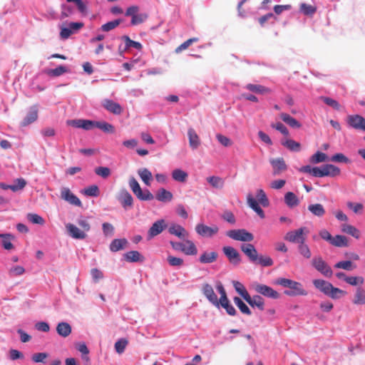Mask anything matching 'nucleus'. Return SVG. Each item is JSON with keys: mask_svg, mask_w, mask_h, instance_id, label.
Wrapping results in <instances>:
<instances>
[{"mask_svg": "<svg viewBox=\"0 0 365 365\" xmlns=\"http://www.w3.org/2000/svg\"><path fill=\"white\" fill-rule=\"evenodd\" d=\"M56 331L60 336L66 337L71 333V327L67 322H60L56 327Z\"/></svg>", "mask_w": 365, "mask_h": 365, "instance_id": "obj_33", "label": "nucleus"}, {"mask_svg": "<svg viewBox=\"0 0 365 365\" xmlns=\"http://www.w3.org/2000/svg\"><path fill=\"white\" fill-rule=\"evenodd\" d=\"M312 265L321 274L327 277H331L333 274L331 268L322 258V257H314L312 260Z\"/></svg>", "mask_w": 365, "mask_h": 365, "instance_id": "obj_5", "label": "nucleus"}, {"mask_svg": "<svg viewBox=\"0 0 365 365\" xmlns=\"http://www.w3.org/2000/svg\"><path fill=\"white\" fill-rule=\"evenodd\" d=\"M240 249L252 262H257L258 259V253L252 244H242L240 246Z\"/></svg>", "mask_w": 365, "mask_h": 365, "instance_id": "obj_13", "label": "nucleus"}, {"mask_svg": "<svg viewBox=\"0 0 365 365\" xmlns=\"http://www.w3.org/2000/svg\"><path fill=\"white\" fill-rule=\"evenodd\" d=\"M308 233V229L306 227H302L299 229L287 232L284 239L289 242L300 245L306 242Z\"/></svg>", "mask_w": 365, "mask_h": 365, "instance_id": "obj_3", "label": "nucleus"}, {"mask_svg": "<svg viewBox=\"0 0 365 365\" xmlns=\"http://www.w3.org/2000/svg\"><path fill=\"white\" fill-rule=\"evenodd\" d=\"M341 231L346 234L350 235L356 239H359L361 236L360 231L354 226L349 224H343Z\"/></svg>", "mask_w": 365, "mask_h": 365, "instance_id": "obj_28", "label": "nucleus"}, {"mask_svg": "<svg viewBox=\"0 0 365 365\" xmlns=\"http://www.w3.org/2000/svg\"><path fill=\"white\" fill-rule=\"evenodd\" d=\"M184 254L187 255H195L197 253V249L195 243L189 240H185V245L184 248Z\"/></svg>", "mask_w": 365, "mask_h": 365, "instance_id": "obj_42", "label": "nucleus"}, {"mask_svg": "<svg viewBox=\"0 0 365 365\" xmlns=\"http://www.w3.org/2000/svg\"><path fill=\"white\" fill-rule=\"evenodd\" d=\"M0 238H2V246L5 250H10L14 247L11 242L12 236L10 234H0Z\"/></svg>", "mask_w": 365, "mask_h": 365, "instance_id": "obj_51", "label": "nucleus"}, {"mask_svg": "<svg viewBox=\"0 0 365 365\" xmlns=\"http://www.w3.org/2000/svg\"><path fill=\"white\" fill-rule=\"evenodd\" d=\"M61 197L71 205L81 207L82 203L80 199L75 195L68 187H62L61 190Z\"/></svg>", "mask_w": 365, "mask_h": 365, "instance_id": "obj_8", "label": "nucleus"}, {"mask_svg": "<svg viewBox=\"0 0 365 365\" xmlns=\"http://www.w3.org/2000/svg\"><path fill=\"white\" fill-rule=\"evenodd\" d=\"M270 164L273 168L274 175H278L287 169V166L282 158L271 159Z\"/></svg>", "mask_w": 365, "mask_h": 365, "instance_id": "obj_16", "label": "nucleus"}, {"mask_svg": "<svg viewBox=\"0 0 365 365\" xmlns=\"http://www.w3.org/2000/svg\"><path fill=\"white\" fill-rule=\"evenodd\" d=\"M84 24L82 22H71L68 27H62L60 32V36L62 39L68 38L73 33L82 29Z\"/></svg>", "mask_w": 365, "mask_h": 365, "instance_id": "obj_7", "label": "nucleus"}, {"mask_svg": "<svg viewBox=\"0 0 365 365\" xmlns=\"http://www.w3.org/2000/svg\"><path fill=\"white\" fill-rule=\"evenodd\" d=\"M289 289L291 290L284 291V294L287 296H306L307 294V292L303 288L302 284L296 281Z\"/></svg>", "mask_w": 365, "mask_h": 365, "instance_id": "obj_15", "label": "nucleus"}, {"mask_svg": "<svg viewBox=\"0 0 365 365\" xmlns=\"http://www.w3.org/2000/svg\"><path fill=\"white\" fill-rule=\"evenodd\" d=\"M352 303L355 305L365 304V289L361 287H358L354 294Z\"/></svg>", "mask_w": 365, "mask_h": 365, "instance_id": "obj_21", "label": "nucleus"}, {"mask_svg": "<svg viewBox=\"0 0 365 365\" xmlns=\"http://www.w3.org/2000/svg\"><path fill=\"white\" fill-rule=\"evenodd\" d=\"M299 10L304 15L312 16L317 11V7L312 5L302 3L300 4Z\"/></svg>", "mask_w": 365, "mask_h": 365, "instance_id": "obj_48", "label": "nucleus"}, {"mask_svg": "<svg viewBox=\"0 0 365 365\" xmlns=\"http://www.w3.org/2000/svg\"><path fill=\"white\" fill-rule=\"evenodd\" d=\"M202 291L203 294L206 297L208 301L212 303L213 305H217L218 298L216 294L214 292L212 287L207 284L205 283L202 284Z\"/></svg>", "mask_w": 365, "mask_h": 365, "instance_id": "obj_14", "label": "nucleus"}, {"mask_svg": "<svg viewBox=\"0 0 365 365\" xmlns=\"http://www.w3.org/2000/svg\"><path fill=\"white\" fill-rule=\"evenodd\" d=\"M313 284L316 289L332 299H339L346 294V292L335 287L331 283L324 279H314Z\"/></svg>", "mask_w": 365, "mask_h": 365, "instance_id": "obj_1", "label": "nucleus"}, {"mask_svg": "<svg viewBox=\"0 0 365 365\" xmlns=\"http://www.w3.org/2000/svg\"><path fill=\"white\" fill-rule=\"evenodd\" d=\"M221 306L223 307L227 313L230 316H235L237 314L236 309L235 307L230 304L229 299H226L222 302H218L217 305H215V307H219Z\"/></svg>", "mask_w": 365, "mask_h": 365, "instance_id": "obj_40", "label": "nucleus"}, {"mask_svg": "<svg viewBox=\"0 0 365 365\" xmlns=\"http://www.w3.org/2000/svg\"><path fill=\"white\" fill-rule=\"evenodd\" d=\"M124 258L127 262H135L143 260V257L138 251H130L124 255Z\"/></svg>", "mask_w": 365, "mask_h": 365, "instance_id": "obj_35", "label": "nucleus"}, {"mask_svg": "<svg viewBox=\"0 0 365 365\" xmlns=\"http://www.w3.org/2000/svg\"><path fill=\"white\" fill-rule=\"evenodd\" d=\"M232 284L236 290V292L242 296V297L245 299V298L250 294L245 286L238 281H233Z\"/></svg>", "mask_w": 365, "mask_h": 365, "instance_id": "obj_45", "label": "nucleus"}, {"mask_svg": "<svg viewBox=\"0 0 365 365\" xmlns=\"http://www.w3.org/2000/svg\"><path fill=\"white\" fill-rule=\"evenodd\" d=\"M123 22L122 19H115L104 24L101 26V30L105 32L110 31L120 25Z\"/></svg>", "mask_w": 365, "mask_h": 365, "instance_id": "obj_46", "label": "nucleus"}, {"mask_svg": "<svg viewBox=\"0 0 365 365\" xmlns=\"http://www.w3.org/2000/svg\"><path fill=\"white\" fill-rule=\"evenodd\" d=\"M284 202L289 207L292 208L299 204V200L294 192H287L284 195Z\"/></svg>", "mask_w": 365, "mask_h": 365, "instance_id": "obj_30", "label": "nucleus"}, {"mask_svg": "<svg viewBox=\"0 0 365 365\" xmlns=\"http://www.w3.org/2000/svg\"><path fill=\"white\" fill-rule=\"evenodd\" d=\"M168 232L171 235H174L180 239L182 240H185L189 236V233L186 231V230L181 225L177 224L171 225L168 229Z\"/></svg>", "mask_w": 365, "mask_h": 365, "instance_id": "obj_18", "label": "nucleus"}, {"mask_svg": "<svg viewBox=\"0 0 365 365\" xmlns=\"http://www.w3.org/2000/svg\"><path fill=\"white\" fill-rule=\"evenodd\" d=\"M298 251L299 254L306 259H310L312 257L311 250L309 246L306 244V242L298 245Z\"/></svg>", "mask_w": 365, "mask_h": 365, "instance_id": "obj_49", "label": "nucleus"}, {"mask_svg": "<svg viewBox=\"0 0 365 365\" xmlns=\"http://www.w3.org/2000/svg\"><path fill=\"white\" fill-rule=\"evenodd\" d=\"M128 240L125 238L115 239L112 241L110 245V250L112 252H118L120 250H123L128 245Z\"/></svg>", "mask_w": 365, "mask_h": 365, "instance_id": "obj_34", "label": "nucleus"}, {"mask_svg": "<svg viewBox=\"0 0 365 365\" xmlns=\"http://www.w3.org/2000/svg\"><path fill=\"white\" fill-rule=\"evenodd\" d=\"M187 177V173L181 169H175L172 173L173 180L180 182H186Z\"/></svg>", "mask_w": 365, "mask_h": 365, "instance_id": "obj_38", "label": "nucleus"}, {"mask_svg": "<svg viewBox=\"0 0 365 365\" xmlns=\"http://www.w3.org/2000/svg\"><path fill=\"white\" fill-rule=\"evenodd\" d=\"M321 99L322 100V101L324 103L332 107L334 109H335L336 110H340V108H341L340 104L336 101H335L331 98L325 97V96H322Z\"/></svg>", "mask_w": 365, "mask_h": 365, "instance_id": "obj_64", "label": "nucleus"}, {"mask_svg": "<svg viewBox=\"0 0 365 365\" xmlns=\"http://www.w3.org/2000/svg\"><path fill=\"white\" fill-rule=\"evenodd\" d=\"M217 257L218 254L216 252H205L200 255L199 261L202 264L212 263L217 260Z\"/></svg>", "mask_w": 365, "mask_h": 365, "instance_id": "obj_29", "label": "nucleus"}, {"mask_svg": "<svg viewBox=\"0 0 365 365\" xmlns=\"http://www.w3.org/2000/svg\"><path fill=\"white\" fill-rule=\"evenodd\" d=\"M103 106L107 110L113 114L119 115L123 111L120 104L109 99L104 100Z\"/></svg>", "mask_w": 365, "mask_h": 365, "instance_id": "obj_20", "label": "nucleus"}, {"mask_svg": "<svg viewBox=\"0 0 365 365\" xmlns=\"http://www.w3.org/2000/svg\"><path fill=\"white\" fill-rule=\"evenodd\" d=\"M95 173L103 178H107L110 175V170L107 167L100 166L95 168Z\"/></svg>", "mask_w": 365, "mask_h": 365, "instance_id": "obj_62", "label": "nucleus"}, {"mask_svg": "<svg viewBox=\"0 0 365 365\" xmlns=\"http://www.w3.org/2000/svg\"><path fill=\"white\" fill-rule=\"evenodd\" d=\"M26 185V181L24 178H17L14 180V183L11 185L9 189L13 192H16L23 190Z\"/></svg>", "mask_w": 365, "mask_h": 365, "instance_id": "obj_50", "label": "nucleus"}, {"mask_svg": "<svg viewBox=\"0 0 365 365\" xmlns=\"http://www.w3.org/2000/svg\"><path fill=\"white\" fill-rule=\"evenodd\" d=\"M189 145L192 150H196L200 145V140L195 130L190 128L187 130Z\"/></svg>", "mask_w": 365, "mask_h": 365, "instance_id": "obj_22", "label": "nucleus"}, {"mask_svg": "<svg viewBox=\"0 0 365 365\" xmlns=\"http://www.w3.org/2000/svg\"><path fill=\"white\" fill-rule=\"evenodd\" d=\"M167 261L171 267H182L184 264L183 259L178 257H174L173 255H168L167 257Z\"/></svg>", "mask_w": 365, "mask_h": 365, "instance_id": "obj_55", "label": "nucleus"}, {"mask_svg": "<svg viewBox=\"0 0 365 365\" xmlns=\"http://www.w3.org/2000/svg\"><path fill=\"white\" fill-rule=\"evenodd\" d=\"M78 225L80 228L72 223L66 225L68 234L73 239L84 240L87 237V232L91 230L89 222L85 219H79Z\"/></svg>", "mask_w": 365, "mask_h": 365, "instance_id": "obj_2", "label": "nucleus"}, {"mask_svg": "<svg viewBox=\"0 0 365 365\" xmlns=\"http://www.w3.org/2000/svg\"><path fill=\"white\" fill-rule=\"evenodd\" d=\"M122 39L124 41L125 43L126 48H129L131 47L138 50L142 48V45L139 42L131 40L128 36H122Z\"/></svg>", "mask_w": 365, "mask_h": 365, "instance_id": "obj_56", "label": "nucleus"}, {"mask_svg": "<svg viewBox=\"0 0 365 365\" xmlns=\"http://www.w3.org/2000/svg\"><path fill=\"white\" fill-rule=\"evenodd\" d=\"M195 231L202 237H211L218 232L219 228L217 225L209 227L204 224H197L195 227Z\"/></svg>", "mask_w": 365, "mask_h": 365, "instance_id": "obj_9", "label": "nucleus"}, {"mask_svg": "<svg viewBox=\"0 0 365 365\" xmlns=\"http://www.w3.org/2000/svg\"><path fill=\"white\" fill-rule=\"evenodd\" d=\"M321 167L322 170L323 177H335L340 174V169L332 164H326L323 165Z\"/></svg>", "mask_w": 365, "mask_h": 365, "instance_id": "obj_25", "label": "nucleus"}, {"mask_svg": "<svg viewBox=\"0 0 365 365\" xmlns=\"http://www.w3.org/2000/svg\"><path fill=\"white\" fill-rule=\"evenodd\" d=\"M247 202L248 205L257 212V214L260 217V218H264V212L263 210L259 205L257 201L253 197L252 195H248L247 197Z\"/></svg>", "mask_w": 365, "mask_h": 365, "instance_id": "obj_23", "label": "nucleus"}, {"mask_svg": "<svg viewBox=\"0 0 365 365\" xmlns=\"http://www.w3.org/2000/svg\"><path fill=\"white\" fill-rule=\"evenodd\" d=\"M233 301L242 314L247 315L252 314L250 308L243 302V301L240 297H235Z\"/></svg>", "mask_w": 365, "mask_h": 365, "instance_id": "obj_41", "label": "nucleus"}, {"mask_svg": "<svg viewBox=\"0 0 365 365\" xmlns=\"http://www.w3.org/2000/svg\"><path fill=\"white\" fill-rule=\"evenodd\" d=\"M346 282L352 286L356 285H362L364 282V279L363 277L357 276V277H349L346 279Z\"/></svg>", "mask_w": 365, "mask_h": 365, "instance_id": "obj_63", "label": "nucleus"}, {"mask_svg": "<svg viewBox=\"0 0 365 365\" xmlns=\"http://www.w3.org/2000/svg\"><path fill=\"white\" fill-rule=\"evenodd\" d=\"M198 40H199L198 38H196V37L187 39V41H185L182 43H181L179 46H178L175 48V52L176 53H180L183 50L187 49L192 43L197 42Z\"/></svg>", "mask_w": 365, "mask_h": 365, "instance_id": "obj_53", "label": "nucleus"}, {"mask_svg": "<svg viewBox=\"0 0 365 365\" xmlns=\"http://www.w3.org/2000/svg\"><path fill=\"white\" fill-rule=\"evenodd\" d=\"M280 118L284 123H286L292 128H299L301 127L300 123L287 113H281Z\"/></svg>", "mask_w": 365, "mask_h": 365, "instance_id": "obj_36", "label": "nucleus"}, {"mask_svg": "<svg viewBox=\"0 0 365 365\" xmlns=\"http://www.w3.org/2000/svg\"><path fill=\"white\" fill-rule=\"evenodd\" d=\"M254 287L256 292L266 297L271 299H278L280 297V294L277 291L267 285L256 284Z\"/></svg>", "mask_w": 365, "mask_h": 365, "instance_id": "obj_6", "label": "nucleus"}, {"mask_svg": "<svg viewBox=\"0 0 365 365\" xmlns=\"http://www.w3.org/2000/svg\"><path fill=\"white\" fill-rule=\"evenodd\" d=\"M148 18V15L146 13L137 14L135 16L131 19V25H138L143 23Z\"/></svg>", "mask_w": 365, "mask_h": 365, "instance_id": "obj_59", "label": "nucleus"}, {"mask_svg": "<svg viewBox=\"0 0 365 365\" xmlns=\"http://www.w3.org/2000/svg\"><path fill=\"white\" fill-rule=\"evenodd\" d=\"M38 118V110L35 107L31 108L26 116L21 123V126L25 127L36 121Z\"/></svg>", "mask_w": 365, "mask_h": 365, "instance_id": "obj_26", "label": "nucleus"}, {"mask_svg": "<svg viewBox=\"0 0 365 365\" xmlns=\"http://www.w3.org/2000/svg\"><path fill=\"white\" fill-rule=\"evenodd\" d=\"M76 349L80 351L83 356L82 358L84 361L89 362L90 359L88 357L89 350L85 343H80L76 345Z\"/></svg>", "mask_w": 365, "mask_h": 365, "instance_id": "obj_58", "label": "nucleus"}, {"mask_svg": "<svg viewBox=\"0 0 365 365\" xmlns=\"http://www.w3.org/2000/svg\"><path fill=\"white\" fill-rule=\"evenodd\" d=\"M167 227L164 220H159L155 222L148 232V239L150 240L160 234Z\"/></svg>", "mask_w": 365, "mask_h": 365, "instance_id": "obj_11", "label": "nucleus"}, {"mask_svg": "<svg viewBox=\"0 0 365 365\" xmlns=\"http://www.w3.org/2000/svg\"><path fill=\"white\" fill-rule=\"evenodd\" d=\"M207 181L215 188H222L224 185L223 179L217 176L208 177Z\"/></svg>", "mask_w": 365, "mask_h": 365, "instance_id": "obj_47", "label": "nucleus"}, {"mask_svg": "<svg viewBox=\"0 0 365 365\" xmlns=\"http://www.w3.org/2000/svg\"><path fill=\"white\" fill-rule=\"evenodd\" d=\"M282 145L291 151L298 152L301 149V144L292 139H287Z\"/></svg>", "mask_w": 365, "mask_h": 365, "instance_id": "obj_43", "label": "nucleus"}, {"mask_svg": "<svg viewBox=\"0 0 365 365\" xmlns=\"http://www.w3.org/2000/svg\"><path fill=\"white\" fill-rule=\"evenodd\" d=\"M95 128H98L106 133H114V127L105 121H95Z\"/></svg>", "mask_w": 365, "mask_h": 365, "instance_id": "obj_44", "label": "nucleus"}, {"mask_svg": "<svg viewBox=\"0 0 365 365\" xmlns=\"http://www.w3.org/2000/svg\"><path fill=\"white\" fill-rule=\"evenodd\" d=\"M155 198L160 202H170L173 200V195L171 192L165 188H160L156 195Z\"/></svg>", "mask_w": 365, "mask_h": 365, "instance_id": "obj_27", "label": "nucleus"}, {"mask_svg": "<svg viewBox=\"0 0 365 365\" xmlns=\"http://www.w3.org/2000/svg\"><path fill=\"white\" fill-rule=\"evenodd\" d=\"M346 206L356 214H361L363 212L364 205L361 203H354L349 201L346 202Z\"/></svg>", "mask_w": 365, "mask_h": 365, "instance_id": "obj_61", "label": "nucleus"}, {"mask_svg": "<svg viewBox=\"0 0 365 365\" xmlns=\"http://www.w3.org/2000/svg\"><path fill=\"white\" fill-rule=\"evenodd\" d=\"M348 124L356 130L365 131V118L359 115H351L347 117Z\"/></svg>", "mask_w": 365, "mask_h": 365, "instance_id": "obj_12", "label": "nucleus"}, {"mask_svg": "<svg viewBox=\"0 0 365 365\" xmlns=\"http://www.w3.org/2000/svg\"><path fill=\"white\" fill-rule=\"evenodd\" d=\"M26 217L27 220L33 224L43 225L45 223L44 219L36 213H29Z\"/></svg>", "mask_w": 365, "mask_h": 365, "instance_id": "obj_52", "label": "nucleus"}, {"mask_svg": "<svg viewBox=\"0 0 365 365\" xmlns=\"http://www.w3.org/2000/svg\"><path fill=\"white\" fill-rule=\"evenodd\" d=\"M308 210L314 216L322 217L325 214V209L322 204H311L308 206Z\"/></svg>", "mask_w": 365, "mask_h": 365, "instance_id": "obj_31", "label": "nucleus"}, {"mask_svg": "<svg viewBox=\"0 0 365 365\" xmlns=\"http://www.w3.org/2000/svg\"><path fill=\"white\" fill-rule=\"evenodd\" d=\"M247 202L248 205L257 212V214L260 217V218H264V212L263 210L259 205L257 201L253 197L252 195H248L247 197Z\"/></svg>", "mask_w": 365, "mask_h": 365, "instance_id": "obj_24", "label": "nucleus"}, {"mask_svg": "<svg viewBox=\"0 0 365 365\" xmlns=\"http://www.w3.org/2000/svg\"><path fill=\"white\" fill-rule=\"evenodd\" d=\"M118 200L120 202L124 208L128 207H131L133 206V197L125 189H123L120 191Z\"/></svg>", "mask_w": 365, "mask_h": 365, "instance_id": "obj_17", "label": "nucleus"}, {"mask_svg": "<svg viewBox=\"0 0 365 365\" xmlns=\"http://www.w3.org/2000/svg\"><path fill=\"white\" fill-rule=\"evenodd\" d=\"M331 244L335 247H348V240L344 235H336L334 237H332Z\"/></svg>", "mask_w": 365, "mask_h": 365, "instance_id": "obj_39", "label": "nucleus"}, {"mask_svg": "<svg viewBox=\"0 0 365 365\" xmlns=\"http://www.w3.org/2000/svg\"><path fill=\"white\" fill-rule=\"evenodd\" d=\"M138 173L143 182L148 186L150 185V180L153 178L151 172L147 168L138 170Z\"/></svg>", "mask_w": 365, "mask_h": 365, "instance_id": "obj_37", "label": "nucleus"}, {"mask_svg": "<svg viewBox=\"0 0 365 365\" xmlns=\"http://www.w3.org/2000/svg\"><path fill=\"white\" fill-rule=\"evenodd\" d=\"M226 235L237 241L252 242L254 240V235L245 229L230 230L226 232Z\"/></svg>", "mask_w": 365, "mask_h": 365, "instance_id": "obj_4", "label": "nucleus"}, {"mask_svg": "<svg viewBox=\"0 0 365 365\" xmlns=\"http://www.w3.org/2000/svg\"><path fill=\"white\" fill-rule=\"evenodd\" d=\"M256 197L257 198V200L259 201V202L263 207H267L269 205V200H268L264 191L262 189L257 190Z\"/></svg>", "mask_w": 365, "mask_h": 365, "instance_id": "obj_54", "label": "nucleus"}, {"mask_svg": "<svg viewBox=\"0 0 365 365\" xmlns=\"http://www.w3.org/2000/svg\"><path fill=\"white\" fill-rule=\"evenodd\" d=\"M129 186L135 195L136 197H138V195L140 193L142 189L138 181L133 177L129 180Z\"/></svg>", "mask_w": 365, "mask_h": 365, "instance_id": "obj_60", "label": "nucleus"}, {"mask_svg": "<svg viewBox=\"0 0 365 365\" xmlns=\"http://www.w3.org/2000/svg\"><path fill=\"white\" fill-rule=\"evenodd\" d=\"M223 253L227 257L230 262L237 265L241 262V258L239 252L232 247L225 246L222 248Z\"/></svg>", "mask_w": 365, "mask_h": 365, "instance_id": "obj_10", "label": "nucleus"}, {"mask_svg": "<svg viewBox=\"0 0 365 365\" xmlns=\"http://www.w3.org/2000/svg\"><path fill=\"white\" fill-rule=\"evenodd\" d=\"M246 88L250 91L258 94H267L271 92L269 88L259 84L249 83L246 86Z\"/></svg>", "mask_w": 365, "mask_h": 365, "instance_id": "obj_32", "label": "nucleus"}, {"mask_svg": "<svg viewBox=\"0 0 365 365\" xmlns=\"http://www.w3.org/2000/svg\"><path fill=\"white\" fill-rule=\"evenodd\" d=\"M252 307H257L259 310L263 311L264 307V299L259 295L251 297L250 294L245 299Z\"/></svg>", "mask_w": 365, "mask_h": 365, "instance_id": "obj_19", "label": "nucleus"}, {"mask_svg": "<svg viewBox=\"0 0 365 365\" xmlns=\"http://www.w3.org/2000/svg\"><path fill=\"white\" fill-rule=\"evenodd\" d=\"M327 155L322 152L317 151L315 154L312 155L310 162L312 163H319L326 161Z\"/></svg>", "mask_w": 365, "mask_h": 365, "instance_id": "obj_57", "label": "nucleus"}]
</instances>
